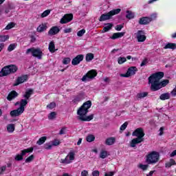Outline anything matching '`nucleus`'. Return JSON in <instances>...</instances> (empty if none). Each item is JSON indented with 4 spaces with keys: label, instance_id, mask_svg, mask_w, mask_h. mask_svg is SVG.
I'll use <instances>...</instances> for the list:
<instances>
[{
    "label": "nucleus",
    "instance_id": "f704fd0d",
    "mask_svg": "<svg viewBox=\"0 0 176 176\" xmlns=\"http://www.w3.org/2000/svg\"><path fill=\"white\" fill-rule=\"evenodd\" d=\"M100 157L101 159H106V157H108V151L102 150L100 154Z\"/></svg>",
    "mask_w": 176,
    "mask_h": 176
},
{
    "label": "nucleus",
    "instance_id": "e433bc0d",
    "mask_svg": "<svg viewBox=\"0 0 176 176\" xmlns=\"http://www.w3.org/2000/svg\"><path fill=\"white\" fill-rule=\"evenodd\" d=\"M14 27H16V23H14V22H10L6 26L5 30H12V28H14Z\"/></svg>",
    "mask_w": 176,
    "mask_h": 176
},
{
    "label": "nucleus",
    "instance_id": "4be33fe9",
    "mask_svg": "<svg viewBox=\"0 0 176 176\" xmlns=\"http://www.w3.org/2000/svg\"><path fill=\"white\" fill-rule=\"evenodd\" d=\"M32 94H34V89H29L25 92V94L23 95V98L26 100H30V98Z\"/></svg>",
    "mask_w": 176,
    "mask_h": 176
},
{
    "label": "nucleus",
    "instance_id": "a878e982",
    "mask_svg": "<svg viewBox=\"0 0 176 176\" xmlns=\"http://www.w3.org/2000/svg\"><path fill=\"white\" fill-rule=\"evenodd\" d=\"M46 30H47V26L46 24L43 23L37 28L36 31L37 32H43V31H46Z\"/></svg>",
    "mask_w": 176,
    "mask_h": 176
},
{
    "label": "nucleus",
    "instance_id": "aec40b11",
    "mask_svg": "<svg viewBox=\"0 0 176 176\" xmlns=\"http://www.w3.org/2000/svg\"><path fill=\"white\" fill-rule=\"evenodd\" d=\"M115 142H116V138L115 137H110L106 139L105 140V145H113V144H115Z\"/></svg>",
    "mask_w": 176,
    "mask_h": 176
},
{
    "label": "nucleus",
    "instance_id": "864d4df0",
    "mask_svg": "<svg viewBox=\"0 0 176 176\" xmlns=\"http://www.w3.org/2000/svg\"><path fill=\"white\" fill-rule=\"evenodd\" d=\"M60 144H61V142H60V140L55 139L53 142H52V146H57L58 145H60Z\"/></svg>",
    "mask_w": 176,
    "mask_h": 176
},
{
    "label": "nucleus",
    "instance_id": "72a5a7b5",
    "mask_svg": "<svg viewBox=\"0 0 176 176\" xmlns=\"http://www.w3.org/2000/svg\"><path fill=\"white\" fill-rule=\"evenodd\" d=\"M94 140H96V136H94V135H88L86 137V141L87 142H93V141H94Z\"/></svg>",
    "mask_w": 176,
    "mask_h": 176
},
{
    "label": "nucleus",
    "instance_id": "dca6fc26",
    "mask_svg": "<svg viewBox=\"0 0 176 176\" xmlns=\"http://www.w3.org/2000/svg\"><path fill=\"white\" fill-rule=\"evenodd\" d=\"M58 32H60V28L58 26H53L48 31V35H50V36H53L57 35Z\"/></svg>",
    "mask_w": 176,
    "mask_h": 176
},
{
    "label": "nucleus",
    "instance_id": "7c9ffc66",
    "mask_svg": "<svg viewBox=\"0 0 176 176\" xmlns=\"http://www.w3.org/2000/svg\"><path fill=\"white\" fill-rule=\"evenodd\" d=\"M147 96L148 92H142L137 94L136 98H138V100H141V98H145Z\"/></svg>",
    "mask_w": 176,
    "mask_h": 176
},
{
    "label": "nucleus",
    "instance_id": "412c9836",
    "mask_svg": "<svg viewBox=\"0 0 176 176\" xmlns=\"http://www.w3.org/2000/svg\"><path fill=\"white\" fill-rule=\"evenodd\" d=\"M126 32H116L113 33L112 36H111V39L115 40V39H119V38H122V36H124V34Z\"/></svg>",
    "mask_w": 176,
    "mask_h": 176
},
{
    "label": "nucleus",
    "instance_id": "de8ad7c7",
    "mask_svg": "<svg viewBox=\"0 0 176 176\" xmlns=\"http://www.w3.org/2000/svg\"><path fill=\"white\" fill-rule=\"evenodd\" d=\"M139 167H140V168L143 170V171H146V170H148V167H149V165L141 164H140Z\"/></svg>",
    "mask_w": 176,
    "mask_h": 176
},
{
    "label": "nucleus",
    "instance_id": "680f3d73",
    "mask_svg": "<svg viewBox=\"0 0 176 176\" xmlns=\"http://www.w3.org/2000/svg\"><path fill=\"white\" fill-rule=\"evenodd\" d=\"M4 48H5V43H0V53H1V52H2Z\"/></svg>",
    "mask_w": 176,
    "mask_h": 176
},
{
    "label": "nucleus",
    "instance_id": "39448f33",
    "mask_svg": "<svg viewBox=\"0 0 176 176\" xmlns=\"http://www.w3.org/2000/svg\"><path fill=\"white\" fill-rule=\"evenodd\" d=\"M160 155L156 151H152L146 155V162L147 164H156L159 162Z\"/></svg>",
    "mask_w": 176,
    "mask_h": 176
},
{
    "label": "nucleus",
    "instance_id": "09e8293b",
    "mask_svg": "<svg viewBox=\"0 0 176 176\" xmlns=\"http://www.w3.org/2000/svg\"><path fill=\"white\" fill-rule=\"evenodd\" d=\"M69 63H71V58L67 57L63 60V64H64L65 65L69 64Z\"/></svg>",
    "mask_w": 176,
    "mask_h": 176
},
{
    "label": "nucleus",
    "instance_id": "8fccbe9b",
    "mask_svg": "<svg viewBox=\"0 0 176 176\" xmlns=\"http://www.w3.org/2000/svg\"><path fill=\"white\" fill-rule=\"evenodd\" d=\"M85 34H86V30H85V29H82L81 30H79L77 32V35L78 36H83V35H85Z\"/></svg>",
    "mask_w": 176,
    "mask_h": 176
},
{
    "label": "nucleus",
    "instance_id": "774afa93",
    "mask_svg": "<svg viewBox=\"0 0 176 176\" xmlns=\"http://www.w3.org/2000/svg\"><path fill=\"white\" fill-rule=\"evenodd\" d=\"M171 166H173V165H171V164L170 162H167L165 164V167H166L168 168H170V167H171Z\"/></svg>",
    "mask_w": 176,
    "mask_h": 176
},
{
    "label": "nucleus",
    "instance_id": "a18cd8bd",
    "mask_svg": "<svg viewBox=\"0 0 176 176\" xmlns=\"http://www.w3.org/2000/svg\"><path fill=\"white\" fill-rule=\"evenodd\" d=\"M50 14V10H46L41 14V17L43 19L45 17H47V16H49Z\"/></svg>",
    "mask_w": 176,
    "mask_h": 176
},
{
    "label": "nucleus",
    "instance_id": "5fc2aeb1",
    "mask_svg": "<svg viewBox=\"0 0 176 176\" xmlns=\"http://www.w3.org/2000/svg\"><path fill=\"white\" fill-rule=\"evenodd\" d=\"M5 171H6V166H3L0 167V175H2V174H3Z\"/></svg>",
    "mask_w": 176,
    "mask_h": 176
},
{
    "label": "nucleus",
    "instance_id": "5701e85b",
    "mask_svg": "<svg viewBox=\"0 0 176 176\" xmlns=\"http://www.w3.org/2000/svg\"><path fill=\"white\" fill-rule=\"evenodd\" d=\"M28 104V101L27 100V99H21L20 101V107L19 108L24 112V111L25 110V106H27Z\"/></svg>",
    "mask_w": 176,
    "mask_h": 176
},
{
    "label": "nucleus",
    "instance_id": "1a4fd4ad",
    "mask_svg": "<svg viewBox=\"0 0 176 176\" xmlns=\"http://www.w3.org/2000/svg\"><path fill=\"white\" fill-rule=\"evenodd\" d=\"M97 75V70L91 69L85 76H82L81 80L82 82H86L89 80V79H94Z\"/></svg>",
    "mask_w": 176,
    "mask_h": 176
},
{
    "label": "nucleus",
    "instance_id": "f3484780",
    "mask_svg": "<svg viewBox=\"0 0 176 176\" xmlns=\"http://www.w3.org/2000/svg\"><path fill=\"white\" fill-rule=\"evenodd\" d=\"M24 111L23 110H21V109L19 107L18 109L15 110H12L10 112V115L12 118H16L17 116H20L22 113H23Z\"/></svg>",
    "mask_w": 176,
    "mask_h": 176
},
{
    "label": "nucleus",
    "instance_id": "37998d69",
    "mask_svg": "<svg viewBox=\"0 0 176 176\" xmlns=\"http://www.w3.org/2000/svg\"><path fill=\"white\" fill-rule=\"evenodd\" d=\"M34 159L35 156H34V155H31L27 159H25V163H31V162H32V160H34Z\"/></svg>",
    "mask_w": 176,
    "mask_h": 176
},
{
    "label": "nucleus",
    "instance_id": "338daca9",
    "mask_svg": "<svg viewBox=\"0 0 176 176\" xmlns=\"http://www.w3.org/2000/svg\"><path fill=\"white\" fill-rule=\"evenodd\" d=\"M160 135H162V134H164V132L163 131H164V127H161L160 129Z\"/></svg>",
    "mask_w": 176,
    "mask_h": 176
},
{
    "label": "nucleus",
    "instance_id": "3c124183",
    "mask_svg": "<svg viewBox=\"0 0 176 176\" xmlns=\"http://www.w3.org/2000/svg\"><path fill=\"white\" fill-rule=\"evenodd\" d=\"M53 148V145L50 143H47L44 144V149L50 150Z\"/></svg>",
    "mask_w": 176,
    "mask_h": 176
},
{
    "label": "nucleus",
    "instance_id": "7ed1b4c3",
    "mask_svg": "<svg viewBox=\"0 0 176 176\" xmlns=\"http://www.w3.org/2000/svg\"><path fill=\"white\" fill-rule=\"evenodd\" d=\"M133 137H137L135 138H133L131 142H130V146L131 148H135L136 145L138 144H141V142H144L145 141V139L144 137H145V132L144 131V129L142 127L136 129L133 133H132Z\"/></svg>",
    "mask_w": 176,
    "mask_h": 176
},
{
    "label": "nucleus",
    "instance_id": "6ab92c4d",
    "mask_svg": "<svg viewBox=\"0 0 176 176\" xmlns=\"http://www.w3.org/2000/svg\"><path fill=\"white\" fill-rule=\"evenodd\" d=\"M82 100H85V93L84 92H80L77 96H75V98L73 100V102H80Z\"/></svg>",
    "mask_w": 176,
    "mask_h": 176
},
{
    "label": "nucleus",
    "instance_id": "473e14b6",
    "mask_svg": "<svg viewBox=\"0 0 176 176\" xmlns=\"http://www.w3.org/2000/svg\"><path fill=\"white\" fill-rule=\"evenodd\" d=\"M46 140H47V138H46L45 136L40 138L39 140L36 142L37 145H42L45 144Z\"/></svg>",
    "mask_w": 176,
    "mask_h": 176
},
{
    "label": "nucleus",
    "instance_id": "cd10ccee",
    "mask_svg": "<svg viewBox=\"0 0 176 176\" xmlns=\"http://www.w3.org/2000/svg\"><path fill=\"white\" fill-rule=\"evenodd\" d=\"M126 19H128L129 20H131V19H134V17L135 16L134 13L129 10L126 11Z\"/></svg>",
    "mask_w": 176,
    "mask_h": 176
},
{
    "label": "nucleus",
    "instance_id": "f257e3e1",
    "mask_svg": "<svg viewBox=\"0 0 176 176\" xmlns=\"http://www.w3.org/2000/svg\"><path fill=\"white\" fill-rule=\"evenodd\" d=\"M91 100H88L82 104V105L77 111V119L80 122H90L94 118V115L86 116L89 113V109L91 108Z\"/></svg>",
    "mask_w": 176,
    "mask_h": 176
},
{
    "label": "nucleus",
    "instance_id": "69168bd1",
    "mask_svg": "<svg viewBox=\"0 0 176 176\" xmlns=\"http://www.w3.org/2000/svg\"><path fill=\"white\" fill-rule=\"evenodd\" d=\"M170 157H174V156H176V150L173 151L170 155Z\"/></svg>",
    "mask_w": 176,
    "mask_h": 176
},
{
    "label": "nucleus",
    "instance_id": "052dcab7",
    "mask_svg": "<svg viewBox=\"0 0 176 176\" xmlns=\"http://www.w3.org/2000/svg\"><path fill=\"white\" fill-rule=\"evenodd\" d=\"M81 175L82 176H87V175H89V172H87V170H82L81 172Z\"/></svg>",
    "mask_w": 176,
    "mask_h": 176
},
{
    "label": "nucleus",
    "instance_id": "bf43d9fd",
    "mask_svg": "<svg viewBox=\"0 0 176 176\" xmlns=\"http://www.w3.org/2000/svg\"><path fill=\"white\" fill-rule=\"evenodd\" d=\"M113 175H115V172L113 171H111V172H109L108 173L104 174V176H113Z\"/></svg>",
    "mask_w": 176,
    "mask_h": 176
},
{
    "label": "nucleus",
    "instance_id": "423d86ee",
    "mask_svg": "<svg viewBox=\"0 0 176 176\" xmlns=\"http://www.w3.org/2000/svg\"><path fill=\"white\" fill-rule=\"evenodd\" d=\"M25 54H32L33 57H36L38 60H42V57H43V52L41 48L30 47L26 50Z\"/></svg>",
    "mask_w": 176,
    "mask_h": 176
},
{
    "label": "nucleus",
    "instance_id": "bb28decb",
    "mask_svg": "<svg viewBox=\"0 0 176 176\" xmlns=\"http://www.w3.org/2000/svg\"><path fill=\"white\" fill-rule=\"evenodd\" d=\"M104 25H107L104 27L102 32H108V31H110V30H112V28L113 27V23H106Z\"/></svg>",
    "mask_w": 176,
    "mask_h": 176
},
{
    "label": "nucleus",
    "instance_id": "2eb2a0df",
    "mask_svg": "<svg viewBox=\"0 0 176 176\" xmlns=\"http://www.w3.org/2000/svg\"><path fill=\"white\" fill-rule=\"evenodd\" d=\"M28 79V76L27 75L19 76L15 80V82L13 84V86H19V85H21V83H24V82H27Z\"/></svg>",
    "mask_w": 176,
    "mask_h": 176
},
{
    "label": "nucleus",
    "instance_id": "0e129e2a",
    "mask_svg": "<svg viewBox=\"0 0 176 176\" xmlns=\"http://www.w3.org/2000/svg\"><path fill=\"white\" fill-rule=\"evenodd\" d=\"M64 130H65V128H62L59 132L60 135H63V134H65V132H64Z\"/></svg>",
    "mask_w": 176,
    "mask_h": 176
},
{
    "label": "nucleus",
    "instance_id": "603ef678",
    "mask_svg": "<svg viewBox=\"0 0 176 176\" xmlns=\"http://www.w3.org/2000/svg\"><path fill=\"white\" fill-rule=\"evenodd\" d=\"M47 108H49L50 109H53L54 108H56V102H52L47 105Z\"/></svg>",
    "mask_w": 176,
    "mask_h": 176
},
{
    "label": "nucleus",
    "instance_id": "f8f14e48",
    "mask_svg": "<svg viewBox=\"0 0 176 176\" xmlns=\"http://www.w3.org/2000/svg\"><path fill=\"white\" fill-rule=\"evenodd\" d=\"M74 20V14H65L60 19V24H67V23H69Z\"/></svg>",
    "mask_w": 176,
    "mask_h": 176
},
{
    "label": "nucleus",
    "instance_id": "ea45409f",
    "mask_svg": "<svg viewBox=\"0 0 176 176\" xmlns=\"http://www.w3.org/2000/svg\"><path fill=\"white\" fill-rule=\"evenodd\" d=\"M60 163L62 164H69L71 162L68 161V156H66L65 159H60Z\"/></svg>",
    "mask_w": 176,
    "mask_h": 176
},
{
    "label": "nucleus",
    "instance_id": "6e6d98bb",
    "mask_svg": "<svg viewBox=\"0 0 176 176\" xmlns=\"http://www.w3.org/2000/svg\"><path fill=\"white\" fill-rule=\"evenodd\" d=\"M122 28H123V25H117L116 26V31H122Z\"/></svg>",
    "mask_w": 176,
    "mask_h": 176
},
{
    "label": "nucleus",
    "instance_id": "79ce46f5",
    "mask_svg": "<svg viewBox=\"0 0 176 176\" xmlns=\"http://www.w3.org/2000/svg\"><path fill=\"white\" fill-rule=\"evenodd\" d=\"M9 39V35H1L0 36V42H6Z\"/></svg>",
    "mask_w": 176,
    "mask_h": 176
},
{
    "label": "nucleus",
    "instance_id": "13d9d810",
    "mask_svg": "<svg viewBox=\"0 0 176 176\" xmlns=\"http://www.w3.org/2000/svg\"><path fill=\"white\" fill-rule=\"evenodd\" d=\"M69 32H72V28H66L64 30L65 34H69Z\"/></svg>",
    "mask_w": 176,
    "mask_h": 176
},
{
    "label": "nucleus",
    "instance_id": "e2e57ef3",
    "mask_svg": "<svg viewBox=\"0 0 176 176\" xmlns=\"http://www.w3.org/2000/svg\"><path fill=\"white\" fill-rule=\"evenodd\" d=\"M169 163L172 165V166H175L176 163H175V160H174V159H170L169 161Z\"/></svg>",
    "mask_w": 176,
    "mask_h": 176
},
{
    "label": "nucleus",
    "instance_id": "c85d7f7f",
    "mask_svg": "<svg viewBox=\"0 0 176 176\" xmlns=\"http://www.w3.org/2000/svg\"><path fill=\"white\" fill-rule=\"evenodd\" d=\"M94 54L93 53H88L85 56V60L87 63H90L91 60H94Z\"/></svg>",
    "mask_w": 176,
    "mask_h": 176
},
{
    "label": "nucleus",
    "instance_id": "4468645a",
    "mask_svg": "<svg viewBox=\"0 0 176 176\" xmlns=\"http://www.w3.org/2000/svg\"><path fill=\"white\" fill-rule=\"evenodd\" d=\"M145 32L142 30H138L136 33V38L138 42H145L146 41V36L144 35Z\"/></svg>",
    "mask_w": 176,
    "mask_h": 176
},
{
    "label": "nucleus",
    "instance_id": "a19ab883",
    "mask_svg": "<svg viewBox=\"0 0 176 176\" xmlns=\"http://www.w3.org/2000/svg\"><path fill=\"white\" fill-rule=\"evenodd\" d=\"M67 156V157L69 156V160H75V152L70 151Z\"/></svg>",
    "mask_w": 176,
    "mask_h": 176
},
{
    "label": "nucleus",
    "instance_id": "2f4dec72",
    "mask_svg": "<svg viewBox=\"0 0 176 176\" xmlns=\"http://www.w3.org/2000/svg\"><path fill=\"white\" fill-rule=\"evenodd\" d=\"M14 130H15L14 124H9L7 125V131L8 133H13Z\"/></svg>",
    "mask_w": 176,
    "mask_h": 176
},
{
    "label": "nucleus",
    "instance_id": "9b49d317",
    "mask_svg": "<svg viewBox=\"0 0 176 176\" xmlns=\"http://www.w3.org/2000/svg\"><path fill=\"white\" fill-rule=\"evenodd\" d=\"M138 72V69H137V67L132 66L128 68L127 72L126 74H121L120 76L122 78H130V76H133L136 72Z\"/></svg>",
    "mask_w": 176,
    "mask_h": 176
},
{
    "label": "nucleus",
    "instance_id": "ddd939ff",
    "mask_svg": "<svg viewBox=\"0 0 176 176\" xmlns=\"http://www.w3.org/2000/svg\"><path fill=\"white\" fill-rule=\"evenodd\" d=\"M85 56L83 54H78L72 60V65H78L80 64L81 61H83Z\"/></svg>",
    "mask_w": 176,
    "mask_h": 176
},
{
    "label": "nucleus",
    "instance_id": "b1692460",
    "mask_svg": "<svg viewBox=\"0 0 176 176\" xmlns=\"http://www.w3.org/2000/svg\"><path fill=\"white\" fill-rule=\"evenodd\" d=\"M160 100H162V101H166V100H170V94L168 92L162 94L160 96Z\"/></svg>",
    "mask_w": 176,
    "mask_h": 176
},
{
    "label": "nucleus",
    "instance_id": "c9c22d12",
    "mask_svg": "<svg viewBox=\"0 0 176 176\" xmlns=\"http://www.w3.org/2000/svg\"><path fill=\"white\" fill-rule=\"evenodd\" d=\"M56 116H57V113H56V111H52L48 115V119L50 120H53V119H56Z\"/></svg>",
    "mask_w": 176,
    "mask_h": 176
},
{
    "label": "nucleus",
    "instance_id": "49530a36",
    "mask_svg": "<svg viewBox=\"0 0 176 176\" xmlns=\"http://www.w3.org/2000/svg\"><path fill=\"white\" fill-rule=\"evenodd\" d=\"M127 126H129V122H125L122 125H121L120 130H121V131L126 130V129H127Z\"/></svg>",
    "mask_w": 176,
    "mask_h": 176
},
{
    "label": "nucleus",
    "instance_id": "58836bf2",
    "mask_svg": "<svg viewBox=\"0 0 176 176\" xmlns=\"http://www.w3.org/2000/svg\"><path fill=\"white\" fill-rule=\"evenodd\" d=\"M126 61H127V59H126L125 57H122V56H120V57H119V58H118V64H120V65H122V64H123L124 63H126Z\"/></svg>",
    "mask_w": 176,
    "mask_h": 176
},
{
    "label": "nucleus",
    "instance_id": "a211bd4d",
    "mask_svg": "<svg viewBox=\"0 0 176 176\" xmlns=\"http://www.w3.org/2000/svg\"><path fill=\"white\" fill-rule=\"evenodd\" d=\"M16 97H19V93H17V91L13 90L11 91L8 96H7V100L8 101H12V100H14V98H16Z\"/></svg>",
    "mask_w": 176,
    "mask_h": 176
},
{
    "label": "nucleus",
    "instance_id": "4d7b16f0",
    "mask_svg": "<svg viewBox=\"0 0 176 176\" xmlns=\"http://www.w3.org/2000/svg\"><path fill=\"white\" fill-rule=\"evenodd\" d=\"M92 176H100V171H98V170H94L92 172Z\"/></svg>",
    "mask_w": 176,
    "mask_h": 176
},
{
    "label": "nucleus",
    "instance_id": "0eeeda50",
    "mask_svg": "<svg viewBox=\"0 0 176 176\" xmlns=\"http://www.w3.org/2000/svg\"><path fill=\"white\" fill-rule=\"evenodd\" d=\"M120 12H122V10L120 8H117V9L111 10L107 14H102L99 18V21H105L106 20H111L113 16L119 14Z\"/></svg>",
    "mask_w": 176,
    "mask_h": 176
},
{
    "label": "nucleus",
    "instance_id": "393cba45",
    "mask_svg": "<svg viewBox=\"0 0 176 176\" xmlns=\"http://www.w3.org/2000/svg\"><path fill=\"white\" fill-rule=\"evenodd\" d=\"M164 49H171L172 50H175L176 43H168L164 47Z\"/></svg>",
    "mask_w": 176,
    "mask_h": 176
},
{
    "label": "nucleus",
    "instance_id": "20e7f679",
    "mask_svg": "<svg viewBox=\"0 0 176 176\" xmlns=\"http://www.w3.org/2000/svg\"><path fill=\"white\" fill-rule=\"evenodd\" d=\"M17 69H19V67H17L16 65H8L4 66L0 71V78L12 75V74H16V72H17Z\"/></svg>",
    "mask_w": 176,
    "mask_h": 176
},
{
    "label": "nucleus",
    "instance_id": "c756f323",
    "mask_svg": "<svg viewBox=\"0 0 176 176\" xmlns=\"http://www.w3.org/2000/svg\"><path fill=\"white\" fill-rule=\"evenodd\" d=\"M48 49L51 53H54V52H56V45H54V42L51 41L50 43Z\"/></svg>",
    "mask_w": 176,
    "mask_h": 176
},
{
    "label": "nucleus",
    "instance_id": "4c0bfd02",
    "mask_svg": "<svg viewBox=\"0 0 176 176\" xmlns=\"http://www.w3.org/2000/svg\"><path fill=\"white\" fill-rule=\"evenodd\" d=\"M160 83L161 85V88L166 87V86L170 83V80L166 79L162 81H160Z\"/></svg>",
    "mask_w": 176,
    "mask_h": 176
},
{
    "label": "nucleus",
    "instance_id": "6e6552de",
    "mask_svg": "<svg viewBox=\"0 0 176 176\" xmlns=\"http://www.w3.org/2000/svg\"><path fill=\"white\" fill-rule=\"evenodd\" d=\"M34 152V147H30L28 148H25L21 151L20 154H17L14 159L16 162H21V160H24V156L27 155V153H32Z\"/></svg>",
    "mask_w": 176,
    "mask_h": 176
},
{
    "label": "nucleus",
    "instance_id": "9d476101",
    "mask_svg": "<svg viewBox=\"0 0 176 176\" xmlns=\"http://www.w3.org/2000/svg\"><path fill=\"white\" fill-rule=\"evenodd\" d=\"M156 18V14H151V17L148 16H144L139 19V24L140 25H147V24H149L151 21L153 20V19Z\"/></svg>",
    "mask_w": 176,
    "mask_h": 176
},
{
    "label": "nucleus",
    "instance_id": "f03ea898",
    "mask_svg": "<svg viewBox=\"0 0 176 176\" xmlns=\"http://www.w3.org/2000/svg\"><path fill=\"white\" fill-rule=\"evenodd\" d=\"M164 77V72H158L151 74L148 77V83L151 85V91H157L162 89V85L160 84V79Z\"/></svg>",
    "mask_w": 176,
    "mask_h": 176
},
{
    "label": "nucleus",
    "instance_id": "c03bdc74",
    "mask_svg": "<svg viewBox=\"0 0 176 176\" xmlns=\"http://www.w3.org/2000/svg\"><path fill=\"white\" fill-rule=\"evenodd\" d=\"M16 49V44L12 43L10 44L8 47V52H13Z\"/></svg>",
    "mask_w": 176,
    "mask_h": 176
}]
</instances>
